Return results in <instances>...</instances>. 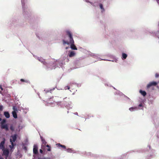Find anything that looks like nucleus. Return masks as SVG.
<instances>
[{
    "label": "nucleus",
    "instance_id": "nucleus-9",
    "mask_svg": "<svg viewBox=\"0 0 159 159\" xmlns=\"http://www.w3.org/2000/svg\"><path fill=\"white\" fill-rule=\"evenodd\" d=\"M63 105L68 110L72 108L73 107V104L71 102H66V103H64Z\"/></svg>",
    "mask_w": 159,
    "mask_h": 159
},
{
    "label": "nucleus",
    "instance_id": "nucleus-14",
    "mask_svg": "<svg viewBox=\"0 0 159 159\" xmlns=\"http://www.w3.org/2000/svg\"><path fill=\"white\" fill-rule=\"evenodd\" d=\"M90 55L93 57L94 58H96L98 59H100L101 60V58L98 57V56H100L98 54H96L93 53H91L90 54Z\"/></svg>",
    "mask_w": 159,
    "mask_h": 159
},
{
    "label": "nucleus",
    "instance_id": "nucleus-41",
    "mask_svg": "<svg viewBox=\"0 0 159 159\" xmlns=\"http://www.w3.org/2000/svg\"><path fill=\"white\" fill-rule=\"evenodd\" d=\"M7 124H3V123H2L1 125V128H4L5 127Z\"/></svg>",
    "mask_w": 159,
    "mask_h": 159
},
{
    "label": "nucleus",
    "instance_id": "nucleus-6",
    "mask_svg": "<svg viewBox=\"0 0 159 159\" xmlns=\"http://www.w3.org/2000/svg\"><path fill=\"white\" fill-rule=\"evenodd\" d=\"M148 155L147 156V159H150L156 156V153L154 150L151 149L150 145H148L147 149L144 151Z\"/></svg>",
    "mask_w": 159,
    "mask_h": 159
},
{
    "label": "nucleus",
    "instance_id": "nucleus-28",
    "mask_svg": "<svg viewBox=\"0 0 159 159\" xmlns=\"http://www.w3.org/2000/svg\"><path fill=\"white\" fill-rule=\"evenodd\" d=\"M21 145L23 149L25 151H27V147L26 146V145H25L24 144V143H22L21 144Z\"/></svg>",
    "mask_w": 159,
    "mask_h": 159
},
{
    "label": "nucleus",
    "instance_id": "nucleus-48",
    "mask_svg": "<svg viewBox=\"0 0 159 159\" xmlns=\"http://www.w3.org/2000/svg\"><path fill=\"white\" fill-rule=\"evenodd\" d=\"M64 89L65 90H66L67 89H70V87L69 86H66L65 87Z\"/></svg>",
    "mask_w": 159,
    "mask_h": 159
},
{
    "label": "nucleus",
    "instance_id": "nucleus-60",
    "mask_svg": "<svg viewBox=\"0 0 159 159\" xmlns=\"http://www.w3.org/2000/svg\"><path fill=\"white\" fill-rule=\"evenodd\" d=\"M48 103L52 107H53V106L52 105L53 104V102H50V103L48 102Z\"/></svg>",
    "mask_w": 159,
    "mask_h": 159
},
{
    "label": "nucleus",
    "instance_id": "nucleus-29",
    "mask_svg": "<svg viewBox=\"0 0 159 159\" xmlns=\"http://www.w3.org/2000/svg\"><path fill=\"white\" fill-rule=\"evenodd\" d=\"M20 82H26L27 83H28L30 84V82L29 80H25L23 79H20Z\"/></svg>",
    "mask_w": 159,
    "mask_h": 159
},
{
    "label": "nucleus",
    "instance_id": "nucleus-3",
    "mask_svg": "<svg viewBox=\"0 0 159 159\" xmlns=\"http://www.w3.org/2000/svg\"><path fill=\"white\" fill-rule=\"evenodd\" d=\"M20 20L16 17L12 18L8 22V25L9 27H13L16 30H18L22 26L23 24L20 23Z\"/></svg>",
    "mask_w": 159,
    "mask_h": 159
},
{
    "label": "nucleus",
    "instance_id": "nucleus-16",
    "mask_svg": "<svg viewBox=\"0 0 159 159\" xmlns=\"http://www.w3.org/2000/svg\"><path fill=\"white\" fill-rule=\"evenodd\" d=\"M128 57V55L124 52H123L121 53V58L122 60H125Z\"/></svg>",
    "mask_w": 159,
    "mask_h": 159
},
{
    "label": "nucleus",
    "instance_id": "nucleus-44",
    "mask_svg": "<svg viewBox=\"0 0 159 159\" xmlns=\"http://www.w3.org/2000/svg\"><path fill=\"white\" fill-rule=\"evenodd\" d=\"M42 143L44 144H46L47 143V142L44 139L41 140Z\"/></svg>",
    "mask_w": 159,
    "mask_h": 159
},
{
    "label": "nucleus",
    "instance_id": "nucleus-59",
    "mask_svg": "<svg viewBox=\"0 0 159 159\" xmlns=\"http://www.w3.org/2000/svg\"><path fill=\"white\" fill-rule=\"evenodd\" d=\"M76 85L78 87H80L81 86V84H78V83H76Z\"/></svg>",
    "mask_w": 159,
    "mask_h": 159
},
{
    "label": "nucleus",
    "instance_id": "nucleus-36",
    "mask_svg": "<svg viewBox=\"0 0 159 159\" xmlns=\"http://www.w3.org/2000/svg\"><path fill=\"white\" fill-rule=\"evenodd\" d=\"M46 147L48 148L47 149V150L48 151L50 152L51 150V146L49 145H47L46 146Z\"/></svg>",
    "mask_w": 159,
    "mask_h": 159
},
{
    "label": "nucleus",
    "instance_id": "nucleus-51",
    "mask_svg": "<svg viewBox=\"0 0 159 159\" xmlns=\"http://www.w3.org/2000/svg\"><path fill=\"white\" fill-rule=\"evenodd\" d=\"M155 77L156 78H157L159 77V74L157 73H156V74L155 75Z\"/></svg>",
    "mask_w": 159,
    "mask_h": 159
},
{
    "label": "nucleus",
    "instance_id": "nucleus-61",
    "mask_svg": "<svg viewBox=\"0 0 159 159\" xmlns=\"http://www.w3.org/2000/svg\"><path fill=\"white\" fill-rule=\"evenodd\" d=\"M39 152L42 154H43V151L42 149H39Z\"/></svg>",
    "mask_w": 159,
    "mask_h": 159
},
{
    "label": "nucleus",
    "instance_id": "nucleus-21",
    "mask_svg": "<svg viewBox=\"0 0 159 159\" xmlns=\"http://www.w3.org/2000/svg\"><path fill=\"white\" fill-rule=\"evenodd\" d=\"M149 33L150 34H153L155 35L157 37H158L157 34L158 33H159V30L157 31H149Z\"/></svg>",
    "mask_w": 159,
    "mask_h": 159
},
{
    "label": "nucleus",
    "instance_id": "nucleus-47",
    "mask_svg": "<svg viewBox=\"0 0 159 159\" xmlns=\"http://www.w3.org/2000/svg\"><path fill=\"white\" fill-rule=\"evenodd\" d=\"M33 56L36 59H37L39 60V59L40 58V57H38L37 56H36L34 55H33Z\"/></svg>",
    "mask_w": 159,
    "mask_h": 159
},
{
    "label": "nucleus",
    "instance_id": "nucleus-13",
    "mask_svg": "<svg viewBox=\"0 0 159 159\" xmlns=\"http://www.w3.org/2000/svg\"><path fill=\"white\" fill-rule=\"evenodd\" d=\"M75 54L76 53L74 51H69L67 55L70 57H72L75 56Z\"/></svg>",
    "mask_w": 159,
    "mask_h": 159
},
{
    "label": "nucleus",
    "instance_id": "nucleus-40",
    "mask_svg": "<svg viewBox=\"0 0 159 159\" xmlns=\"http://www.w3.org/2000/svg\"><path fill=\"white\" fill-rule=\"evenodd\" d=\"M153 100H152V99H150V100H149V99H148V103L149 105L150 104H152L153 103Z\"/></svg>",
    "mask_w": 159,
    "mask_h": 159
},
{
    "label": "nucleus",
    "instance_id": "nucleus-45",
    "mask_svg": "<svg viewBox=\"0 0 159 159\" xmlns=\"http://www.w3.org/2000/svg\"><path fill=\"white\" fill-rule=\"evenodd\" d=\"M33 158H32V159H38V157H39V156H37L36 155H35L34 154H33Z\"/></svg>",
    "mask_w": 159,
    "mask_h": 159
},
{
    "label": "nucleus",
    "instance_id": "nucleus-58",
    "mask_svg": "<svg viewBox=\"0 0 159 159\" xmlns=\"http://www.w3.org/2000/svg\"><path fill=\"white\" fill-rule=\"evenodd\" d=\"M89 2L93 6H95V5H94V3H93V2H90V1H89V2Z\"/></svg>",
    "mask_w": 159,
    "mask_h": 159
},
{
    "label": "nucleus",
    "instance_id": "nucleus-25",
    "mask_svg": "<svg viewBox=\"0 0 159 159\" xmlns=\"http://www.w3.org/2000/svg\"><path fill=\"white\" fill-rule=\"evenodd\" d=\"M55 88L56 87L53 88L52 89H50L49 90L44 89V91H45L46 93H47L49 92H50L51 93L52 91L54 90L55 89Z\"/></svg>",
    "mask_w": 159,
    "mask_h": 159
},
{
    "label": "nucleus",
    "instance_id": "nucleus-37",
    "mask_svg": "<svg viewBox=\"0 0 159 159\" xmlns=\"http://www.w3.org/2000/svg\"><path fill=\"white\" fill-rule=\"evenodd\" d=\"M16 155L18 156L20 158L22 157V155L20 153V151L19 150L17 151Z\"/></svg>",
    "mask_w": 159,
    "mask_h": 159
},
{
    "label": "nucleus",
    "instance_id": "nucleus-54",
    "mask_svg": "<svg viewBox=\"0 0 159 159\" xmlns=\"http://www.w3.org/2000/svg\"><path fill=\"white\" fill-rule=\"evenodd\" d=\"M101 79L102 80V81L103 82H105L106 81V80H105L104 79L102 78H101Z\"/></svg>",
    "mask_w": 159,
    "mask_h": 159
},
{
    "label": "nucleus",
    "instance_id": "nucleus-22",
    "mask_svg": "<svg viewBox=\"0 0 159 159\" xmlns=\"http://www.w3.org/2000/svg\"><path fill=\"white\" fill-rule=\"evenodd\" d=\"M57 98V97H55L54 98L53 100H52V101H53V102H55L56 103H57V105L59 106L60 105H61V107H62V105L63 104H62V105H61V101H58L57 102H55V100H56V98Z\"/></svg>",
    "mask_w": 159,
    "mask_h": 159
},
{
    "label": "nucleus",
    "instance_id": "nucleus-2",
    "mask_svg": "<svg viewBox=\"0 0 159 159\" xmlns=\"http://www.w3.org/2000/svg\"><path fill=\"white\" fill-rule=\"evenodd\" d=\"M65 32L66 35L67 36L69 41L65 39H63L62 42L63 45L67 44L70 45V48L73 50H77V47L75 44V42L73 39V34L72 32L69 30H66Z\"/></svg>",
    "mask_w": 159,
    "mask_h": 159
},
{
    "label": "nucleus",
    "instance_id": "nucleus-64",
    "mask_svg": "<svg viewBox=\"0 0 159 159\" xmlns=\"http://www.w3.org/2000/svg\"><path fill=\"white\" fill-rule=\"evenodd\" d=\"M54 98V97L53 96H52V97H51L50 98H48V100H50L52 99V98Z\"/></svg>",
    "mask_w": 159,
    "mask_h": 159
},
{
    "label": "nucleus",
    "instance_id": "nucleus-20",
    "mask_svg": "<svg viewBox=\"0 0 159 159\" xmlns=\"http://www.w3.org/2000/svg\"><path fill=\"white\" fill-rule=\"evenodd\" d=\"M99 6L101 10V12L102 13L104 12L105 11V9L103 7V4L101 3H99Z\"/></svg>",
    "mask_w": 159,
    "mask_h": 159
},
{
    "label": "nucleus",
    "instance_id": "nucleus-42",
    "mask_svg": "<svg viewBox=\"0 0 159 159\" xmlns=\"http://www.w3.org/2000/svg\"><path fill=\"white\" fill-rule=\"evenodd\" d=\"M152 86V85H151V83H150V82H149L147 85V89H149V88L150 87Z\"/></svg>",
    "mask_w": 159,
    "mask_h": 159
},
{
    "label": "nucleus",
    "instance_id": "nucleus-26",
    "mask_svg": "<svg viewBox=\"0 0 159 159\" xmlns=\"http://www.w3.org/2000/svg\"><path fill=\"white\" fill-rule=\"evenodd\" d=\"M17 113V112H11L13 117L15 119H17L18 118Z\"/></svg>",
    "mask_w": 159,
    "mask_h": 159
},
{
    "label": "nucleus",
    "instance_id": "nucleus-12",
    "mask_svg": "<svg viewBox=\"0 0 159 159\" xmlns=\"http://www.w3.org/2000/svg\"><path fill=\"white\" fill-rule=\"evenodd\" d=\"M2 150L3 152V155L6 156L5 159H7V157L8 156L9 154V151L8 150L5 148Z\"/></svg>",
    "mask_w": 159,
    "mask_h": 159
},
{
    "label": "nucleus",
    "instance_id": "nucleus-56",
    "mask_svg": "<svg viewBox=\"0 0 159 159\" xmlns=\"http://www.w3.org/2000/svg\"><path fill=\"white\" fill-rule=\"evenodd\" d=\"M47 153V152L46 150H44L43 152V154H42L43 155H44Z\"/></svg>",
    "mask_w": 159,
    "mask_h": 159
},
{
    "label": "nucleus",
    "instance_id": "nucleus-30",
    "mask_svg": "<svg viewBox=\"0 0 159 159\" xmlns=\"http://www.w3.org/2000/svg\"><path fill=\"white\" fill-rule=\"evenodd\" d=\"M138 108L139 109L143 110V105L142 103H140L138 106Z\"/></svg>",
    "mask_w": 159,
    "mask_h": 159
},
{
    "label": "nucleus",
    "instance_id": "nucleus-4",
    "mask_svg": "<svg viewBox=\"0 0 159 159\" xmlns=\"http://www.w3.org/2000/svg\"><path fill=\"white\" fill-rule=\"evenodd\" d=\"M39 61L45 66V68L48 70L55 69L56 67H54L56 65L54 63H53L52 61H48L46 59H44L41 57H40Z\"/></svg>",
    "mask_w": 159,
    "mask_h": 159
},
{
    "label": "nucleus",
    "instance_id": "nucleus-34",
    "mask_svg": "<svg viewBox=\"0 0 159 159\" xmlns=\"http://www.w3.org/2000/svg\"><path fill=\"white\" fill-rule=\"evenodd\" d=\"M100 60L108 61H112V62H113L114 61L116 62H117V60L116 59H115L114 60H110L106 59H101V60Z\"/></svg>",
    "mask_w": 159,
    "mask_h": 159
},
{
    "label": "nucleus",
    "instance_id": "nucleus-43",
    "mask_svg": "<svg viewBox=\"0 0 159 159\" xmlns=\"http://www.w3.org/2000/svg\"><path fill=\"white\" fill-rule=\"evenodd\" d=\"M0 121H1V123H3L6 122V120L5 119H2L0 118Z\"/></svg>",
    "mask_w": 159,
    "mask_h": 159
},
{
    "label": "nucleus",
    "instance_id": "nucleus-19",
    "mask_svg": "<svg viewBox=\"0 0 159 159\" xmlns=\"http://www.w3.org/2000/svg\"><path fill=\"white\" fill-rule=\"evenodd\" d=\"M68 55H65L63 57L62 59L61 60V61H65L66 62H68L69 61V59L68 58Z\"/></svg>",
    "mask_w": 159,
    "mask_h": 159
},
{
    "label": "nucleus",
    "instance_id": "nucleus-27",
    "mask_svg": "<svg viewBox=\"0 0 159 159\" xmlns=\"http://www.w3.org/2000/svg\"><path fill=\"white\" fill-rule=\"evenodd\" d=\"M12 109L13 111L12 112H18V108L16 106H13L12 107Z\"/></svg>",
    "mask_w": 159,
    "mask_h": 159
},
{
    "label": "nucleus",
    "instance_id": "nucleus-39",
    "mask_svg": "<svg viewBox=\"0 0 159 159\" xmlns=\"http://www.w3.org/2000/svg\"><path fill=\"white\" fill-rule=\"evenodd\" d=\"M25 143H24V144L25 145H27L28 144V139L27 138H26L25 139Z\"/></svg>",
    "mask_w": 159,
    "mask_h": 159
},
{
    "label": "nucleus",
    "instance_id": "nucleus-63",
    "mask_svg": "<svg viewBox=\"0 0 159 159\" xmlns=\"http://www.w3.org/2000/svg\"><path fill=\"white\" fill-rule=\"evenodd\" d=\"M38 159H46V158L45 157L43 158H42L40 157H38Z\"/></svg>",
    "mask_w": 159,
    "mask_h": 159
},
{
    "label": "nucleus",
    "instance_id": "nucleus-38",
    "mask_svg": "<svg viewBox=\"0 0 159 159\" xmlns=\"http://www.w3.org/2000/svg\"><path fill=\"white\" fill-rule=\"evenodd\" d=\"M10 129L12 132L15 131V128L12 125H11L10 126Z\"/></svg>",
    "mask_w": 159,
    "mask_h": 159
},
{
    "label": "nucleus",
    "instance_id": "nucleus-31",
    "mask_svg": "<svg viewBox=\"0 0 159 159\" xmlns=\"http://www.w3.org/2000/svg\"><path fill=\"white\" fill-rule=\"evenodd\" d=\"M152 86H155L157 84V82L155 81H152L150 82Z\"/></svg>",
    "mask_w": 159,
    "mask_h": 159
},
{
    "label": "nucleus",
    "instance_id": "nucleus-1",
    "mask_svg": "<svg viewBox=\"0 0 159 159\" xmlns=\"http://www.w3.org/2000/svg\"><path fill=\"white\" fill-rule=\"evenodd\" d=\"M23 14L26 20L31 21L33 19V16L31 10L27 5H25V0H21Z\"/></svg>",
    "mask_w": 159,
    "mask_h": 159
},
{
    "label": "nucleus",
    "instance_id": "nucleus-5",
    "mask_svg": "<svg viewBox=\"0 0 159 159\" xmlns=\"http://www.w3.org/2000/svg\"><path fill=\"white\" fill-rule=\"evenodd\" d=\"M18 136V134L16 133L10 136L9 141L11 145H9V147L11 149H14L15 146L16 145V143L15 142L16 141Z\"/></svg>",
    "mask_w": 159,
    "mask_h": 159
},
{
    "label": "nucleus",
    "instance_id": "nucleus-7",
    "mask_svg": "<svg viewBox=\"0 0 159 159\" xmlns=\"http://www.w3.org/2000/svg\"><path fill=\"white\" fill-rule=\"evenodd\" d=\"M84 155L87 156H90L91 157H93L95 159H103L104 157V156L102 155H97L95 154L92 153L91 152H83L82 153Z\"/></svg>",
    "mask_w": 159,
    "mask_h": 159
},
{
    "label": "nucleus",
    "instance_id": "nucleus-11",
    "mask_svg": "<svg viewBox=\"0 0 159 159\" xmlns=\"http://www.w3.org/2000/svg\"><path fill=\"white\" fill-rule=\"evenodd\" d=\"M53 63H54L55 64V67H56L55 68L57 67H59V68L60 67H62V66L63 65V64H65V61H61L60 60V61L59 62V66H60V67L58 66V65H57V64L56 63V62H52Z\"/></svg>",
    "mask_w": 159,
    "mask_h": 159
},
{
    "label": "nucleus",
    "instance_id": "nucleus-46",
    "mask_svg": "<svg viewBox=\"0 0 159 159\" xmlns=\"http://www.w3.org/2000/svg\"><path fill=\"white\" fill-rule=\"evenodd\" d=\"M3 109V106L2 105H0V111H2Z\"/></svg>",
    "mask_w": 159,
    "mask_h": 159
},
{
    "label": "nucleus",
    "instance_id": "nucleus-35",
    "mask_svg": "<svg viewBox=\"0 0 159 159\" xmlns=\"http://www.w3.org/2000/svg\"><path fill=\"white\" fill-rule=\"evenodd\" d=\"M155 98L152 95H151L150 94L149 95V96L148 98V99H152V100H154Z\"/></svg>",
    "mask_w": 159,
    "mask_h": 159
},
{
    "label": "nucleus",
    "instance_id": "nucleus-24",
    "mask_svg": "<svg viewBox=\"0 0 159 159\" xmlns=\"http://www.w3.org/2000/svg\"><path fill=\"white\" fill-rule=\"evenodd\" d=\"M57 147H61L64 149H66V147L64 145L61 144L60 143H58L57 144Z\"/></svg>",
    "mask_w": 159,
    "mask_h": 159
},
{
    "label": "nucleus",
    "instance_id": "nucleus-55",
    "mask_svg": "<svg viewBox=\"0 0 159 159\" xmlns=\"http://www.w3.org/2000/svg\"><path fill=\"white\" fill-rule=\"evenodd\" d=\"M105 86H109L110 87L112 86L111 85V84H106V83L105 84Z\"/></svg>",
    "mask_w": 159,
    "mask_h": 159
},
{
    "label": "nucleus",
    "instance_id": "nucleus-57",
    "mask_svg": "<svg viewBox=\"0 0 159 159\" xmlns=\"http://www.w3.org/2000/svg\"><path fill=\"white\" fill-rule=\"evenodd\" d=\"M123 96H124V97L126 98L127 99H128L129 100H130V99H129V98H128V97H127L126 95H125V94H124V95H123Z\"/></svg>",
    "mask_w": 159,
    "mask_h": 159
},
{
    "label": "nucleus",
    "instance_id": "nucleus-15",
    "mask_svg": "<svg viewBox=\"0 0 159 159\" xmlns=\"http://www.w3.org/2000/svg\"><path fill=\"white\" fill-rule=\"evenodd\" d=\"M114 94L115 95H117L120 97L123 96L124 95V94L123 93L118 90H117V91L115 93H114Z\"/></svg>",
    "mask_w": 159,
    "mask_h": 159
},
{
    "label": "nucleus",
    "instance_id": "nucleus-49",
    "mask_svg": "<svg viewBox=\"0 0 159 159\" xmlns=\"http://www.w3.org/2000/svg\"><path fill=\"white\" fill-rule=\"evenodd\" d=\"M22 109L23 110H24V108L23 107H20L19 108L18 107V111H21V109Z\"/></svg>",
    "mask_w": 159,
    "mask_h": 159
},
{
    "label": "nucleus",
    "instance_id": "nucleus-17",
    "mask_svg": "<svg viewBox=\"0 0 159 159\" xmlns=\"http://www.w3.org/2000/svg\"><path fill=\"white\" fill-rule=\"evenodd\" d=\"M3 114L6 118H9L10 117V114L8 111H4Z\"/></svg>",
    "mask_w": 159,
    "mask_h": 159
},
{
    "label": "nucleus",
    "instance_id": "nucleus-18",
    "mask_svg": "<svg viewBox=\"0 0 159 159\" xmlns=\"http://www.w3.org/2000/svg\"><path fill=\"white\" fill-rule=\"evenodd\" d=\"M139 93L142 95L143 97H145L147 95L146 92L144 90H143L142 89H140L139 90Z\"/></svg>",
    "mask_w": 159,
    "mask_h": 159
},
{
    "label": "nucleus",
    "instance_id": "nucleus-50",
    "mask_svg": "<svg viewBox=\"0 0 159 159\" xmlns=\"http://www.w3.org/2000/svg\"><path fill=\"white\" fill-rule=\"evenodd\" d=\"M153 121L154 122L155 126L156 127L157 126V125L158 124V123L157 122V120H154Z\"/></svg>",
    "mask_w": 159,
    "mask_h": 159
},
{
    "label": "nucleus",
    "instance_id": "nucleus-32",
    "mask_svg": "<svg viewBox=\"0 0 159 159\" xmlns=\"http://www.w3.org/2000/svg\"><path fill=\"white\" fill-rule=\"evenodd\" d=\"M67 152L69 153H72L73 151H75V150H73L72 148H68L66 149Z\"/></svg>",
    "mask_w": 159,
    "mask_h": 159
},
{
    "label": "nucleus",
    "instance_id": "nucleus-53",
    "mask_svg": "<svg viewBox=\"0 0 159 159\" xmlns=\"http://www.w3.org/2000/svg\"><path fill=\"white\" fill-rule=\"evenodd\" d=\"M80 67H81L80 66L77 65H76L75 66V67L74 68V69Z\"/></svg>",
    "mask_w": 159,
    "mask_h": 159
},
{
    "label": "nucleus",
    "instance_id": "nucleus-33",
    "mask_svg": "<svg viewBox=\"0 0 159 159\" xmlns=\"http://www.w3.org/2000/svg\"><path fill=\"white\" fill-rule=\"evenodd\" d=\"M127 154H124L122 155L120 157L116 158L115 159H123L124 157H126Z\"/></svg>",
    "mask_w": 159,
    "mask_h": 159
},
{
    "label": "nucleus",
    "instance_id": "nucleus-10",
    "mask_svg": "<svg viewBox=\"0 0 159 159\" xmlns=\"http://www.w3.org/2000/svg\"><path fill=\"white\" fill-rule=\"evenodd\" d=\"M6 140L5 138H3L2 141L0 143V149L2 150L5 149L4 144L5 143Z\"/></svg>",
    "mask_w": 159,
    "mask_h": 159
},
{
    "label": "nucleus",
    "instance_id": "nucleus-62",
    "mask_svg": "<svg viewBox=\"0 0 159 159\" xmlns=\"http://www.w3.org/2000/svg\"><path fill=\"white\" fill-rule=\"evenodd\" d=\"M76 83L75 82H70V85L71 84H76Z\"/></svg>",
    "mask_w": 159,
    "mask_h": 159
},
{
    "label": "nucleus",
    "instance_id": "nucleus-52",
    "mask_svg": "<svg viewBox=\"0 0 159 159\" xmlns=\"http://www.w3.org/2000/svg\"><path fill=\"white\" fill-rule=\"evenodd\" d=\"M5 130H8L9 129V128H8V127L7 125V124L6 125L5 127V128H4Z\"/></svg>",
    "mask_w": 159,
    "mask_h": 159
},
{
    "label": "nucleus",
    "instance_id": "nucleus-23",
    "mask_svg": "<svg viewBox=\"0 0 159 159\" xmlns=\"http://www.w3.org/2000/svg\"><path fill=\"white\" fill-rule=\"evenodd\" d=\"M138 108L137 107H131L129 108V110L131 111H134L137 110Z\"/></svg>",
    "mask_w": 159,
    "mask_h": 159
},
{
    "label": "nucleus",
    "instance_id": "nucleus-8",
    "mask_svg": "<svg viewBox=\"0 0 159 159\" xmlns=\"http://www.w3.org/2000/svg\"><path fill=\"white\" fill-rule=\"evenodd\" d=\"M33 154H34L37 156H39L38 152V148L37 144H34L33 148Z\"/></svg>",
    "mask_w": 159,
    "mask_h": 159
}]
</instances>
